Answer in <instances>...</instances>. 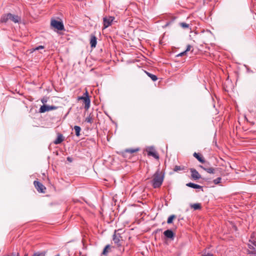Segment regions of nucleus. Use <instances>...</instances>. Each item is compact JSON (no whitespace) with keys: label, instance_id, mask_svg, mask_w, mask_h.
I'll list each match as a JSON object with an SVG mask.
<instances>
[{"label":"nucleus","instance_id":"c85d7f7f","mask_svg":"<svg viewBox=\"0 0 256 256\" xmlns=\"http://www.w3.org/2000/svg\"><path fill=\"white\" fill-rule=\"evenodd\" d=\"M221 180H222V178L220 177H218V178H216V179H214L213 180V182L215 184H218L220 182Z\"/></svg>","mask_w":256,"mask_h":256},{"label":"nucleus","instance_id":"dca6fc26","mask_svg":"<svg viewBox=\"0 0 256 256\" xmlns=\"http://www.w3.org/2000/svg\"><path fill=\"white\" fill-rule=\"evenodd\" d=\"M64 140V137L62 134H58L57 138L54 142L56 144H58L62 142Z\"/></svg>","mask_w":256,"mask_h":256},{"label":"nucleus","instance_id":"423d86ee","mask_svg":"<svg viewBox=\"0 0 256 256\" xmlns=\"http://www.w3.org/2000/svg\"><path fill=\"white\" fill-rule=\"evenodd\" d=\"M51 26L59 30H64V26L63 23L56 20H51Z\"/></svg>","mask_w":256,"mask_h":256},{"label":"nucleus","instance_id":"412c9836","mask_svg":"<svg viewBox=\"0 0 256 256\" xmlns=\"http://www.w3.org/2000/svg\"><path fill=\"white\" fill-rule=\"evenodd\" d=\"M145 72L154 82H155L158 80L156 76L146 71H145Z\"/></svg>","mask_w":256,"mask_h":256},{"label":"nucleus","instance_id":"f257e3e1","mask_svg":"<svg viewBox=\"0 0 256 256\" xmlns=\"http://www.w3.org/2000/svg\"><path fill=\"white\" fill-rule=\"evenodd\" d=\"M164 174L160 168L158 169L152 177L150 180L152 186L154 188H159L161 186L164 180Z\"/></svg>","mask_w":256,"mask_h":256},{"label":"nucleus","instance_id":"4be33fe9","mask_svg":"<svg viewBox=\"0 0 256 256\" xmlns=\"http://www.w3.org/2000/svg\"><path fill=\"white\" fill-rule=\"evenodd\" d=\"M74 130H75V132H76V135L77 136H80V130H81V128L80 126H74Z\"/></svg>","mask_w":256,"mask_h":256},{"label":"nucleus","instance_id":"c756f323","mask_svg":"<svg viewBox=\"0 0 256 256\" xmlns=\"http://www.w3.org/2000/svg\"><path fill=\"white\" fill-rule=\"evenodd\" d=\"M180 24L182 28H189V24L185 22H181Z\"/></svg>","mask_w":256,"mask_h":256},{"label":"nucleus","instance_id":"f03ea898","mask_svg":"<svg viewBox=\"0 0 256 256\" xmlns=\"http://www.w3.org/2000/svg\"><path fill=\"white\" fill-rule=\"evenodd\" d=\"M78 100H83L85 104L84 108L86 110H88L90 107V100L89 98L88 93L86 90L85 93H84V96H82L78 97Z\"/></svg>","mask_w":256,"mask_h":256},{"label":"nucleus","instance_id":"58836bf2","mask_svg":"<svg viewBox=\"0 0 256 256\" xmlns=\"http://www.w3.org/2000/svg\"><path fill=\"white\" fill-rule=\"evenodd\" d=\"M16 256H19V255L18 254V255Z\"/></svg>","mask_w":256,"mask_h":256},{"label":"nucleus","instance_id":"7c9ffc66","mask_svg":"<svg viewBox=\"0 0 256 256\" xmlns=\"http://www.w3.org/2000/svg\"><path fill=\"white\" fill-rule=\"evenodd\" d=\"M192 48V46L190 44H188V45H187L186 48L184 51L186 52H188L191 50Z\"/></svg>","mask_w":256,"mask_h":256},{"label":"nucleus","instance_id":"393cba45","mask_svg":"<svg viewBox=\"0 0 256 256\" xmlns=\"http://www.w3.org/2000/svg\"><path fill=\"white\" fill-rule=\"evenodd\" d=\"M46 252L45 251L38 252H34L32 256H46Z\"/></svg>","mask_w":256,"mask_h":256},{"label":"nucleus","instance_id":"2eb2a0df","mask_svg":"<svg viewBox=\"0 0 256 256\" xmlns=\"http://www.w3.org/2000/svg\"><path fill=\"white\" fill-rule=\"evenodd\" d=\"M193 156L196 158L202 164L206 162L204 158L200 154L194 152L193 154Z\"/></svg>","mask_w":256,"mask_h":256},{"label":"nucleus","instance_id":"9d476101","mask_svg":"<svg viewBox=\"0 0 256 256\" xmlns=\"http://www.w3.org/2000/svg\"><path fill=\"white\" fill-rule=\"evenodd\" d=\"M114 19V16L104 17L103 18L104 28H106L110 26Z\"/></svg>","mask_w":256,"mask_h":256},{"label":"nucleus","instance_id":"a878e982","mask_svg":"<svg viewBox=\"0 0 256 256\" xmlns=\"http://www.w3.org/2000/svg\"><path fill=\"white\" fill-rule=\"evenodd\" d=\"M92 120H93L92 116V114H89L88 116L85 119V122H86L90 123V124H92Z\"/></svg>","mask_w":256,"mask_h":256},{"label":"nucleus","instance_id":"6e6552de","mask_svg":"<svg viewBox=\"0 0 256 256\" xmlns=\"http://www.w3.org/2000/svg\"><path fill=\"white\" fill-rule=\"evenodd\" d=\"M139 150V148H128L125 150L124 151L122 152L120 154L124 158H126L128 156H128V154H131L134 152H136Z\"/></svg>","mask_w":256,"mask_h":256},{"label":"nucleus","instance_id":"473e14b6","mask_svg":"<svg viewBox=\"0 0 256 256\" xmlns=\"http://www.w3.org/2000/svg\"><path fill=\"white\" fill-rule=\"evenodd\" d=\"M44 46H39L37 47H36L34 50H40V49H44Z\"/></svg>","mask_w":256,"mask_h":256},{"label":"nucleus","instance_id":"a211bd4d","mask_svg":"<svg viewBox=\"0 0 256 256\" xmlns=\"http://www.w3.org/2000/svg\"><path fill=\"white\" fill-rule=\"evenodd\" d=\"M186 186L188 187H190L194 188H202V186L200 185L192 183V182H188L186 184Z\"/></svg>","mask_w":256,"mask_h":256},{"label":"nucleus","instance_id":"9b49d317","mask_svg":"<svg viewBox=\"0 0 256 256\" xmlns=\"http://www.w3.org/2000/svg\"><path fill=\"white\" fill-rule=\"evenodd\" d=\"M190 172H191V177L194 180H198L201 178V176L198 172L194 168H190Z\"/></svg>","mask_w":256,"mask_h":256},{"label":"nucleus","instance_id":"e433bc0d","mask_svg":"<svg viewBox=\"0 0 256 256\" xmlns=\"http://www.w3.org/2000/svg\"><path fill=\"white\" fill-rule=\"evenodd\" d=\"M42 103H44V100H42Z\"/></svg>","mask_w":256,"mask_h":256},{"label":"nucleus","instance_id":"c9c22d12","mask_svg":"<svg viewBox=\"0 0 256 256\" xmlns=\"http://www.w3.org/2000/svg\"><path fill=\"white\" fill-rule=\"evenodd\" d=\"M67 160H68V161H71V160H70V158H69V157H68V158H67Z\"/></svg>","mask_w":256,"mask_h":256},{"label":"nucleus","instance_id":"39448f33","mask_svg":"<svg viewBox=\"0 0 256 256\" xmlns=\"http://www.w3.org/2000/svg\"><path fill=\"white\" fill-rule=\"evenodd\" d=\"M146 151L147 152L148 155L152 156L156 159L159 158V156L156 151V150L154 146H148L146 149Z\"/></svg>","mask_w":256,"mask_h":256},{"label":"nucleus","instance_id":"f8f14e48","mask_svg":"<svg viewBox=\"0 0 256 256\" xmlns=\"http://www.w3.org/2000/svg\"><path fill=\"white\" fill-rule=\"evenodd\" d=\"M200 167L208 174H215L216 170L217 169L212 167H206V166L202 165H200Z\"/></svg>","mask_w":256,"mask_h":256},{"label":"nucleus","instance_id":"5701e85b","mask_svg":"<svg viewBox=\"0 0 256 256\" xmlns=\"http://www.w3.org/2000/svg\"><path fill=\"white\" fill-rule=\"evenodd\" d=\"M110 248V246L109 244L106 245L104 248L102 254L104 256H106L108 252V250Z\"/></svg>","mask_w":256,"mask_h":256},{"label":"nucleus","instance_id":"aec40b11","mask_svg":"<svg viewBox=\"0 0 256 256\" xmlns=\"http://www.w3.org/2000/svg\"><path fill=\"white\" fill-rule=\"evenodd\" d=\"M190 206L192 208H193L194 210H200L202 208L201 204L200 203L191 204Z\"/></svg>","mask_w":256,"mask_h":256},{"label":"nucleus","instance_id":"4468645a","mask_svg":"<svg viewBox=\"0 0 256 256\" xmlns=\"http://www.w3.org/2000/svg\"><path fill=\"white\" fill-rule=\"evenodd\" d=\"M9 16H10V20L14 23L18 22L21 20L20 17L18 15H14L9 13Z\"/></svg>","mask_w":256,"mask_h":256},{"label":"nucleus","instance_id":"f3484780","mask_svg":"<svg viewBox=\"0 0 256 256\" xmlns=\"http://www.w3.org/2000/svg\"><path fill=\"white\" fill-rule=\"evenodd\" d=\"M96 38L94 35H92L90 36V44L92 48H95L96 44Z\"/></svg>","mask_w":256,"mask_h":256},{"label":"nucleus","instance_id":"7ed1b4c3","mask_svg":"<svg viewBox=\"0 0 256 256\" xmlns=\"http://www.w3.org/2000/svg\"><path fill=\"white\" fill-rule=\"evenodd\" d=\"M112 240L117 246L120 247L122 246V237L119 233H116V231L113 234Z\"/></svg>","mask_w":256,"mask_h":256},{"label":"nucleus","instance_id":"cd10ccee","mask_svg":"<svg viewBox=\"0 0 256 256\" xmlns=\"http://www.w3.org/2000/svg\"><path fill=\"white\" fill-rule=\"evenodd\" d=\"M184 168L179 166H176L174 168V172H178L180 170H184Z\"/></svg>","mask_w":256,"mask_h":256},{"label":"nucleus","instance_id":"4c0bfd02","mask_svg":"<svg viewBox=\"0 0 256 256\" xmlns=\"http://www.w3.org/2000/svg\"><path fill=\"white\" fill-rule=\"evenodd\" d=\"M28 256V254H25V256Z\"/></svg>","mask_w":256,"mask_h":256},{"label":"nucleus","instance_id":"ddd939ff","mask_svg":"<svg viewBox=\"0 0 256 256\" xmlns=\"http://www.w3.org/2000/svg\"><path fill=\"white\" fill-rule=\"evenodd\" d=\"M164 236L168 238L170 240H174V234L171 230H167L164 232Z\"/></svg>","mask_w":256,"mask_h":256},{"label":"nucleus","instance_id":"f704fd0d","mask_svg":"<svg viewBox=\"0 0 256 256\" xmlns=\"http://www.w3.org/2000/svg\"><path fill=\"white\" fill-rule=\"evenodd\" d=\"M206 164L204 165V166H206V167H209L208 166L210 165V163L208 162H205Z\"/></svg>","mask_w":256,"mask_h":256},{"label":"nucleus","instance_id":"ea45409f","mask_svg":"<svg viewBox=\"0 0 256 256\" xmlns=\"http://www.w3.org/2000/svg\"><path fill=\"white\" fill-rule=\"evenodd\" d=\"M59 256L58 255V256Z\"/></svg>","mask_w":256,"mask_h":256},{"label":"nucleus","instance_id":"0eeeda50","mask_svg":"<svg viewBox=\"0 0 256 256\" xmlns=\"http://www.w3.org/2000/svg\"><path fill=\"white\" fill-rule=\"evenodd\" d=\"M58 108V106H48L46 104H44L42 106L39 110V112L40 113H44L46 112H48L50 110H55Z\"/></svg>","mask_w":256,"mask_h":256},{"label":"nucleus","instance_id":"b1692460","mask_svg":"<svg viewBox=\"0 0 256 256\" xmlns=\"http://www.w3.org/2000/svg\"><path fill=\"white\" fill-rule=\"evenodd\" d=\"M201 256H214L212 252H209L208 251L205 250L202 252V254Z\"/></svg>","mask_w":256,"mask_h":256},{"label":"nucleus","instance_id":"bb28decb","mask_svg":"<svg viewBox=\"0 0 256 256\" xmlns=\"http://www.w3.org/2000/svg\"><path fill=\"white\" fill-rule=\"evenodd\" d=\"M176 218V216L175 215H171L168 218V220H167V223L168 224H172V220H173Z\"/></svg>","mask_w":256,"mask_h":256},{"label":"nucleus","instance_id":"1a4fd4ad","mask_svg":"<svg viewBox=\"0 0 256 256\" xmlns=\"http://www.w3.org/2000/svg\"><path fill=\"white\" fill-rule=\"evenodd\" d=\"M34 184L36 190L40 192L44 193L46 189V187L38 181L34 180Z\"/></svg>","mask_w":256,"mask_h":256},{"label":"nucleus","instance_id":"20e7f679","mask_svg":"<svg viewBox=\"0 0 256 256\" xmlns=\"http://www.w3.org/2000/svg\"><path fill=\"white\" fill-rule=\"evenodd\" d=\"M248 247L250 249L254 250L256 248V234L253 232L250 236V239L248 243Z\"/></svg>","mask_w":256,"mask_h":256},{"label":"nucleus","instance_id":"6ab92c4d","mask_svg":"<svg viewBox=\"0 0 256 256\" xmlns=\"http://www.w3.org/2000/svg\"><path fill=\"white\" fill-rule=\"evenodd\" d=\"M10 16H9V13L3 15L0 19V21L2 22H6L8 20H10Z\"/></svg>","mask_w":256,"mask_h":256},{"label":"nucleus","instance_id":"72a5a7b5","mask_svg":"<svg viewBox=\"0 0 256 256\" xmlns=\"http://www.w3.org/2000/svg\"><path fill=\"white\" fill-rule=\"evenodd\" d=\"M186 54V52L185 51H184V52H180V53L178 54H177L176 56H178V57L182 56L185 55Z\"/></svg>","mask_w":256,"mask_h":256},{"label":"nucleus","instance_id":"2f4dec72","mask_svg":"<svg viewBox=\"0 0 256 256\" xmlns=\"http://www.w3.org/2000/svg\"><path fill=\"white\" fill-rule=\"evenodd\" d=\"M248 256H256V252H249Z\"/></svg>","mask_w":256,"mask_h":256}]
</instances>
